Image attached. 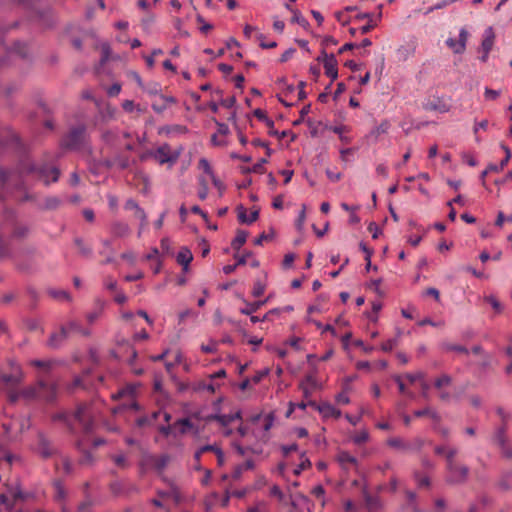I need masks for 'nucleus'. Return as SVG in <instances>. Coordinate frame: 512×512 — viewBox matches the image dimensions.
Listing matches in <instances>:
<instances>
[{"label":"nucleus","instance_id":"1","mask_svg":"<svg viewBox=\"0 0 512 512\" xmlns=\"http://www.w3.org/2000/svg\"><path fill=\"white\" fill-rule=\"evenodd\" d=\"M37 163L22 161L17 169L8 168L0 164V201L13 199L23 203L34 201L23 180L24 175H31L48 186L58 181L60 170L47 159Z\"/></svg>","mask_w":512,"mask_h":512},{"label":"nucleus","instance_id":"2","mask_svg":"<svg viewBox=\"0 0 512 512\" xmlns=\"http://www.w3.org/2000/svg\"><path fill=\"white\" fill-rule=\"evenodd\" d=\"M30 234V226L18 218L12 209H5L0 223V260L13 259L20 267L19 258L12 249L13 242L25 240Z\"/></svg>","mask_w":512,"mask_h":512},{"label":"nucleus","instance_id":"3","mask_svg":"<svg viewBox=\"0 0 512 512\" xmlns=\"http://www.w3.org/2000/svg\"><path fill=\"white\" fill-rule=\"evenodd\" d=\"M87 137L86 125L79 124L72 127L62 138L61 147L68 150H82L87 143Z\"/></svg>","mask_w":512,"mask_h":512},{"label":"nucleus","instance_id":"4","mask_svg":"<svg viewBox=\"0 0 512 512\" xmlns=\"http://www.w3.org/2000/svg\"><path fill=\"white\" fill-rule=\"evenodd\" d=\"M56 385L45 379H39L36 386L24 389L21 395L25 398L42 397L46 401H53L56 397Z\"/></svg>","mask_w":512,"mask_h":512},{"label":"nucleus","instance_id":"5","mask_svg":"<svg viewBox=\"0 0 512 512\" xmlns=\"http://www.w3.org/2000/svg\"><path fill=\"white\" fill-rule=\"evenodd\" d=\"M135 394L136 386L134 385H127L119 389L116 394H113V399H123L125 401L116 408H114L112 412L116 414L126 409L138 410L139 406L135 401Z\"/></svg>","mask_w":512,"mask_h":512},{"label":"nucleus","instance_id":"6","mask_svg":"<svg viewBox=\"0 0 512 512\" xmlns=\"http://www.w3.org/2000/svg\"><path fill=\"white\" fill-rule=\"evenodd\" d=\"M94 415L95 411L92 405L80 404L73 414V419L81 425L85 433H89L94 429Z\"/></svg>","mask_w":512,"mask_h":512},{"label":"nucleus","instance_id":"7","mask_svg":"<svg viewBox=\"0 0 512 512\" xmlns=\"http://www.w3.org/2000/svg\"><path fill=\"white\" fill-rule=\"evenodd\" d=\"M492 442L500 449V452L504 458L512 459V446L507 436L506 424H503L497 428L492 437Z\"/></svg>","mask_w":512,"mask_h":512},{"label":"nucleus","instance_id":"8","mask_svg":"<svg viewBox=\"0 0 512 512\" xmlns=\"http://www.w3.org/2000/svg\"><path fill=\"white\" fill-rule=\"evenodd\" d=\"M181 154V149L172 151L168 144H163L158 147L154 152H150L151 155L159 164L174 165Z\"/></svg>","mask_w":512,"mask_h":512},{"label":"nucleus","instance_id":"9","mask_svg":"<svg viewBox=\"0 0 512 512\" xmlns=\"http://www.w3.org/2000/svg\"><path fill=\"white\" fill-rule=\"evenodd\" d=\"M0 149L22 150V143L18 136L8 127L0 128Z\"/></svg>","mask_w":512,"mask_h":512},{"label":"nucleus","instance_id":"10","mask_svg":"<svg viewBox=\"0 0 512 512\" xmlns=\"http://www.w3.org/2000/svg\"><path fill=\"white\" fill-rule=\"evenodd\" d=\"M448 476L447 481L449 483L457 484L462 483L467 479L469 469L465 465L453 463L451 466H447Z\"/></svg>","mask_w":512,"mask_h":512},{"label":"nucleus","instance_id":"11","mask_svg":"<svg viewBox=\"0 0 512 512\" xmlns=\"http://www.w3.org/2000/svg\"><path fill=\"white\" fill-rule=\"evenodd\" d=\"M469 38V33L465 28H461L458 40L449 37L445 44L452 50L454 54H463L466 50V44Z\"/></svg>","mask_w":512,"mask_h":512},{"label":"nucleus","instance_id":"12","mask_svg":"<svg viewBox=\"0 0 512 512\" xmlns=\"http://www.w3.org/2000/svg\"><path fill=\"white\" fill-rule=\"evenodd\" d=\"M336 460L340 467L346 472L358 471V460L347 451H339L336 455Z\"/></svg>","mask_w":512,"mask_h":512},{"label":"nucleus","instance_id":"13","mask_svg":"<svg viewBox=\"0 0 512 512\" xmlns=\"http://www.w3.org/2000/svg\"><path fill=\"white\" fill-rule=\"evenodd\" d=\"M309 405L314 408L315 410L319 411V413L324 418H335L338 419L341 416V411L336 409L333 405L330 403H321L317 404L314 401H309Z\"/></svg>","mask_w":512,"mask_h":512},{"label":"nucleus","instance_id":"14","mask_svg":"<svg viewBox=\"0 0 512 512\" xmlns=\"http://www.w3.org/2000/svg\"><path fill=\"white\" fill-rule=\"evenodd\" d=\"M36 453L39 454L43 459L51 458L55 453V449L44 434L40 433L38 435Z\"/></svg>","mask_w":512,"mask_h":512},{"label":"nucleus","instance_id":"15","mask_svg":"<svg viewBox=\"0 0 512 512\" xmlns=\"http://www.w3.org/2000/svg\"><path fill=\"white\" fill-rule=\"evenodd\" d=\"M452 384V377L448 374H442L434 381V387L440 391L439 398L442 401H448L451 397L449 392L444 391V387H448Z\"/></svg>","mask_w":512,"mask_h":512},{"label":"nucleus","instance_id":"16","mask_svg":"<svg viewBox=\"0 0 512 512\" xmlns=\"http://www.w3.org/2000/svg\"><path fill=\"white\" fill-rule=\"evenodd\" d=\"M324 55V69L325 74L332 80L338 77L337 60L334 54H327L325 50L322 51Z\"/></svg>","mask_w":512,"mask_h":512},{"label":"nucleus","instance_id":"17","mask_svg":"<svg viewBox=\"0 0 512 512\" xmlns=\"http://www.w3.org/2000/svg\"><path fill=\"white\" fill-rule=\"evenodd\" d=\"M67 337L68 330L66 326H61L59 331L54 332L50 335L47 345L53 349L59 348L65 342Z\"/></svg>","mask_w":512,"mask_h":512},{"label":"nucleus","instance_id":"18","mask_svg":"<svg viewBox=\"0 0 512 512\" xmlns=\"http://www.w3.org/2000/svg\"><path fill=\"white\" fill-rule=\"evenodd\" d=\"M241 419V412L236 411L231 414H213L207 417L208 421H217L222 427H227L231 422Z\"/></svg>","mask_w":512,"mask_h":512},{"label":"nucleus","instance_id":"19","mask_svg":"<svg viewBox=\"0 0 512 512\" xmlns=\"http://www.w3.org/2000/svg\"><path fill=\"white\" fill-rule=\"evenodd\" d=\"M176 99L173 96L160 95L152 103V109L160 114L163 113L171 104H175Z\"/></svg>","mask_w":512,"mask_h":512},{"label":"nucleus","instance_id":"20","mask_svg":"<svg viewBox=\"0 0 512 512\" xmlns=\"http://www.w3.org/2000/svg\"><path fill=\"white\" fill-rule=\"evenodd\" d=\"M169 456L168 455H161V456H149L146 458V464L151 465L154 469L161 472L168 464L169 462Z\"/></svg>","mask_w":512,"mask_h":512},{"label":"nucleus","instance_id":"21","mask_svg":"<svg viewBox=\"0 0 512 512\" xmlns=\"http://www.w3.org/2000/svg\"><path fill=\"white\" fill-rule=\"evenodd\" d=\"M176 260L186 271L190 262L193 260L192 252L187 247H182L177 254Z\"/></svg>","mask_w":512,"mask_h":512},{"label":"nucleus","instance_id":"22","mask_svg":"<svg viewBox=\"0 0 512 512\" xmlns=\"http://www.w3.org/2000/svg\"><path fill=\"white\" fill-rule=\"evenodd\" d=\"M237 210H238V219L241 223L251 224V223L255 222L259 217L258 209H254L251 212L250 217H247L246 209L243 206H239L237 208Z\"/></svg>","mask_w":512,"mask_h":512},{"label":"nucleus","instance_id":"23","mask_svg":"<svg viewBox=\"0 0 512 512\" xmlns=\"http://www.w3.org/2000/svg\"><path fill=\"white\" fill-rule=\"evenodd\" d=\"M119 138V132L117 129L103 130L101 133L102 141L108 146H114Z\"/></svg>","mask_w":512,"mask_h":512},{"label":"nucleus","instance_id":"24","mask_svg":"<svg viewBox=\"0 0 512 512\" xmlns=\"http://www.w3.org/2000/svg\"><path fill=\"white\" fill-rule=\"evenodd\" d=\"M494 33L491 27L487 28L484 33V38L482 40L481 48L483 52L489 54L494 44Z\"/></svg>","mask_w":512,"mask_h":512},{"label":"nucleus","instance_id":"25","mask_svg":"<svg viewBox=\"0 0 512 512\" xmlns=\"http://www.w3.org/2000/svg\"><path fill=\"white\" fill-rule=\"evenodd\" d=\"M501 147L504 149L506 153V159H503L499 165L489 164L487 166V171H489V173L502 171L504 167L508 164L509 160L511 159V150L504 144H502Z\"/></svg>","mask_w":512,"mask_h":512},{"label":"nucleus","instance_id":"26","mask_svg":"<svg viewBox=\"0 0 512 512\" xmlns=\"http://www.w3.org/2000/svg\"><path fill=\"white\" fill-rule=\"evenodd\" d=\"M387 444L397 450L409 452L410 443L400 437H393L388 439Z\"/></svg>","mask_w":512,"mask_h":512},{"label":"nucleus","instance_id":"27","mask_svg":"<svg viewBox=\"0 0 512 512\" xmlns=\"http://www.w3.org/2000/svg\"><path fill=\"white\" fill-rule=\"evenodd\" d=\"M440 349L444 352L454 351V352L463 353V354H468V352H469L465 346L459 345V344H454V343H451L448 341L442 342L440 344Z\"/></svg>","mask_w":512,"mask_h":512},{"label":"nucleus","instance_id":"28","mask_svg":"<svg viewBox=\"0 0 512 512\" xmlns=\"http://www.w3.org/2000/svg\"><path fill=\"white\" fill-rule=\"evenodd\" d=\"M111 231L116 237H125L130 233V228L124 222H115L112 224Z\"/></svg>","mask_w":512,"mask_h":512},{"label":"nucleus","instance_id":"29","mask_svg":"<svg viewBox=\"0 0 512 512\" xmlns=\"http://www.w3.org/2000/svg\"><path fill=\"white\" fill-rule=\"evenodd\" d=\"M2 427H3V429H4L5 433H6V435H7V436H9V437L17 436V435H18V434H20V433L23 431V429H24L23 424H19V426H18V427H16V424H15L13 421H11V422H9V423L4 422V423L2 424Z\"/></svg>","mask_w":512,"mask_h":512},{"label":"nucleus","instance_id":"30","mask_svg":"<svg viewBox=\"0 0 512 512\" xmlns=\"http://www.w3.org/2000/svg\"><path fill=\"white\" fill-rule=\"evenodd\" d=\"M265 303H266V300L255 301L252 303L245 302V307L240 309V313L244 314V315H252L256 311H258Z\"/></svg>","mask_w":512,"mask_h":512},{"label":"nucleus","instance_id":"31","mask_svg":"<svg viewBox=\"0 0 512 512\" xmlns=\"http://www.w3.org/2000/svg\"><path fill=\"white\" fill-rule=\"evenodd\" d=\"M248 233L244 230H237L236 236L233 239L231 246L234 250L238 251L246 242Z\"/></svg>","mask_w":512,"mask_h":512},{"label":"nucleus","instance_id":"32","mask_svg":"<svg viewBox=\"0 0 512 512\" xmlns=\"http://www.w3.org/2000/svg\"><path fill=\"white\" fill-rule=\"evenodd\" d=\"M365 504L366 507L370 511H377L381 507L380 499L377 496H373L371 494L365 493L364 494Z\"/></svg>","mask_w":512,"mask_h":512},{"label":"nucleus","instance_id":"33","mask_svg":"<svg viewBox=\"0 0 512 512\" xmlns=\"http://www.w3.org/2000/svg\"><path fill=\"white\" fill-rule=\"evenodd\" d=\"M61 204V200L56 196L47 197L44 202L40 205L43 210H55Z\"/></svg>","mask_w":512,"mask_h":512},{"label":"nucleus","instance_id":"34","mask_svg":"<svg viewBox=\"0 0 512 512\" xmlns=\"http://www.w3.org/2000/svg\"><path fill=\"white\" fill-rule=\"evenodd\" d=\"M66 328L68 330V334L69 333H78V334H81L83 336H89L90 335V331L88 329H85L83 328L78 322L76 321H70L67 325H66Z\"/></svg>","mask_w":512,"mask_h":512},{"label":"nucleus","instance_id":"35","mask_svg":"<svg viewBox=\"0 0 512 512\" xmlns=\"http://www.w3.org/2000/svg\"><path fill=\"white\" fill-rule=\"evenodd\" d=\"M330 130L333 131L334 133L338 134L340 140L343 143L348 144L351 142V138L344 135V133H347L350 131V129L347 126H345V125L334 126V127H331Z\"/></svg>","mask_w":512,"mask_h":512},{"label":"nucleus","instance_id":"36","mask_svg":"<svg viewBox=\"0 0 512 512\" xmlns=\"http://www.w3.org/2000/svg\"><path fill=\"white\" fill-rule=\"evenodd\" d=\"M186 132H187V128L182 125H167L160 129V133H165L166 135H171V134H176V133L183 134Z\"/></svg>","mask_w":512,"mask_h":512},{"label":"nucleus","instance_id":"37","mask_svg":"<svg viewBox=\"0 0 512 512\" xmlns=\"http://www.w3.org/2000/svg\"><path fill=\"white\" fill-rule=\"evenodd\" d=\"M221 448L219 446H217L216 444H213V445H204L202 447H200L196 452H195V455H194V458L197 462H200V458L202 456V454L206 453V452H214L215 454L217 453V450H220Z\"/></svg>","mask_w":512,"mask_h":512},{"label":"nucleus","instance_id":"38","mask_svg":"<svg viewBox=\"0 0 512 512\" xmlns=\"http://www.w3.org/2000/svg\"><path fill=\"white\" fill-rule=\"evenodd\" d=\"M74 242L82 256L88 257L91 255L92 248L85 244L81 238H76Z\"/></svg>","mask_w":512,"mask_h":512},{"label":"nucleus","instance_id":"39","mask_svg":"<svg viewBox=\"0 0 512 512\" xmlns=\"http://www.w3.org/2000/svg\"><path fill=\"white\" fill-rule=\"evenodd\" d=\"M48 294L59 301H69L70 295L65 290L49 289Z\"/></svg>","mask_w":512,"mask_h":512},{"label":"nucleus","instance_id":"40","mask_svg":"<svg viewBox=\"0 0 512 512\" xmlns=\"http://www.w3.org/2000/svg\"><path fill=\"white\" fill-rule=\"evenodd\" d=\"M254 116L258 118L260 121H263L268 128H272L274 126V121L267 117L266 112L262 109H256L253 112Z\"/></svg>","mask_w":512,"mask_h":512},{"label":"nucleus","instance_id":"41","mask_svg":"<svg viewBox=\"0 0 512 512\" xmlns=\"http://www.w3.org/2000/svg\"><path fill=\"white\" fill-rule=\"evenodd\" d=\"M389 128L390 123L387 120H384L371 131V135L379 137L380 135L387 133Z\"/></svg>","mask_w":512,"mask_h":512},{"label":"nucleus","instance_id":"42","mask_svg":"<svg viewBox=\"0 0 512 512\" xmlns=\"http://www.w3.org/2000/svg\"><path fill=\"white\" fill-rule=\"evenodd\" d=\"M368 439H369V433L367 430H361L352 436V441L357 445L366 443L368 441Z\"/></svg>","mask_w":512,"mask_h":512},{"label":"nucleus","instance_id":"43","mask_svg":"<svg viewBox=\"0 0 512 512\" xmlns=\"http://www.w3.org/2000/svg\"><path fill=\"white\" fill-rule=\"evenodd\" d=\"M25 325L29 331H40L41 333L44 332L40 321L37 319H28L25 321Z\"/></svg>","mask_w":512,"mask_h":512},{"label":"nucleus","instance_id":"44","mask_svg":"<svg viewBox=\"0 0 512 512\" xmlns=\"http://www.w3.org/2000/svg\"><path fill=\"white\" fill-rule=\"evenodd\" d=\"M408 442L410 443L409 452H418L422 449L426 441L423 438L416 437Z\"/></svg>","mask_w":512,"mask_h":512},{"label":"nucleus","instance_id":"45","mask_svg":"<svg viewBox=\"0 0 512 512\" xmlns=\"http://www.w3.org/2000/svg\"><path fill=\"white\" fill-rule=\"evenodd\" d=\"M194 390L195 391H204L205 390V391H208L209 393H214L216 390V387L211 382L207 383L205 381H202L195 385Z\"/></svg>","mask_w":512,"mask_h":512},{"label":"nucleus","instance_id":"46","mask_svg":"<svg viewBox=\"0 0 512 512\" xmlns=\"http://www.w3.org/2000/svg\"><path fill=\"white\" fill-rule=\"evenodd\" d=\"M484 300L489 303L496 313H501L503 310L502 304L498 301V299L492 295L485 296Z\"/></svg>","mask_w":512,"mask_h":512},{"label":"nucleus","instance_id":"47","mask_svg":"<svg viewBox=\"0 0 512 512\" xmlns=\"http://www.w3.org/2000/svg\"><path fill=\"white\" fill-rule=\"evenodd\" d=\"M380 18H381V13L377 16V18H373L372 22L370 20H368L367 24L360 28L361 34H367L372 29H374L378 25V21L380 20Z\"/></svg>","mask_w":512,"mask_h":512},{"label":"nucleus","instance_id":"48","mask_svg":"<svg viewBox=\"0 0 512 512\" xmlns=\"http://www.w3.org/2000/svg\"><path fill=\"white\" fill-rule=\"evenodd\" d=\"M57 469L62 467L65 473H70L72 471V463L68 457H61L60 462L56 463Z\"/></svg>","mask_w":512,"mask_h":512},{"label":"nucleus","instance_id":"49","mask_svg":"<svg viewBox=\"0 0 512 512\" xmlns=\"http://www.w3.org/2000/svg\"><path fill=\"white\" fill-rule=\"evenodd\" d=\"M292 13H293V17H292L291 21L293 23H297L302 27L308 26V24H309L308 21L304 18V16L299 11L292 10Z\"/></svg>","mask_w":512,"mask_h":512},{"label":"nucleus","instance_id":"50","mask_svg":"<svg viewBox=\"0 0 512 512\" xmlns=\"http://www.w3.org/2000/svg\"><path fill=\"white\" fill-rule=\"evenodd\" d=\"M174 426H180V433L184 434L187 432L188 429H191L193 427V424L189 419L183 418L176 421Z\"/></svg>","mask_w":512,"mask_h":512},{"label":"nucleus","instance_id":"51","mask_svg":"<svg viewBox=\"0 0 512 512\" xmlns=\"http://www.w3.org/2000/svg\"><path fill=\"white\" fill-rule=\"evenodd\" d=\"M2 381L6 384H10V385H17L20 383L21 381V377L20 375H15V374H4L2 376Z\"/></svg>","mask_w":512,"mask_h":512},{"label":"nucleus","instance_id":"52","mask_svg":"<svg viewBox=\"0 0 512 512\" xmlns=\"http://www.w3.org/2000/svg\"><path fill=\"white\" fill-rule=\"evenodd\" d=\"M265 291V284L261 280H256L253 285L252 295L260 297Z\"/></svg>","mask_w":512,"mask_h":512},{"label":"nucleus","instance_id":"53","mask_svg":"<svg viewBox=\"0 0 512 512\" xmlns=\"http://www.w3.org/2000/svg\"><path fill=\"white\" fill-rule=\"evenodd\" d=\"M200 189L198 191V197L201 200H205L208 196V184L204 178L199 179Z\"/></svg>","mask_w":512,"mask_h":512},{"label":"nucleus","instance_id":"54","mask_svg":"<svg viewBox=\"0 0 512 512\" xmlns=\"http://www.w3.org/2000/svg\"><path fill=\"white\" fill-rule=\"evenodd\" d=\"M305 220H306V206L303 205L302 209H301V211H300V213L298 215V218L296 220V228H297L298 231H302L303 230Z\"/></svg>","mask_w":512,"mask_h":512},{"label":"nucleus","instance_id":"55","mask_svg":"<svg viewBox=\"0 0 512 512\" xmlns=\"http://www.w3.org/2000/svg\"><path fill=\"white\" fill-rule=\"evenodd\" d=\"M115 165H117L120 169H126L129 164L130 160L127 156L117 155L114 158Z\"/></svg>","mask_w":512,"mask_h":512},{"label":"nucleus","instance_id":"56","mask_svg":"<svg viewBox=\"0 0 512 512\" xmlns=\"http://www.w3.org/2000/svg\"><path fill=\"white\" fill-rule=\"evenodd\" d=\"M397 345H398V339L392 338V339H388L387 341L383 342L381 345V349L385 352H390Z\"/></svg>","mask_w":512,"mask_h":512},{"label":"nucleus","instance_id":"57","mask_svg":"<svg viewBox=\"0 0 512 512\" xmlns=\"http://www.w3.org/2000/svg\"><path fill=\"white\" fill-rule=\"evenodd\" d=\"M13 52H15L21 57H25L27 55L26 45L21 42H16L13 46Z\"/></svg>","mask_w":512,"mask_h":512},{"label":"nucleus","instance_id":"58","mask_svg":"<svg viewBox=\"0 0 512 512\" xmlns=\"http://www.w3.org/2000/svg\"><path fill=\"white\" fill-rule=\"evenodd\" d=\"M199 168L202 169L206 174H208L210 177L214 175L212 168L208 162L207 159L202 158L199 160Z\"/></svg>","mask_w":512,"mask_h":512},{"label":"nucleus","instance_id":"59","mask_svg":"<svg viewBox=\"0 0 512 512\" xmlns=\"http://www.w3.org/2000/svg\"><path fill=\"white\" fill-rule=\"evenodd\" d=\"M500 96V92L490 88H485L484 97L487 100H495Z\"/></svg>","mask_w":512,"mask_h":512},{"label":"nucleus","instance_id":"60","mask_svg":"<svg viewBox=\"0 0 512 512\" xmlns=\"http://www.w3.org/2000/svg\"><path fill=\"white\" fill-rule=\"evenodd\" d=\"M425 376V374L423 372H417V373H414V374H411V373H407L405 375V378L410 382V383H414L416 382L417 380H421L423 379Z\"/></svg>","mask_w":512,"mask_h":512},{"label":"nucleus","instance_id":"61","mask_svg":"<svg viewBox=\"0 0 512 512\" xmlns=\"http://www.w3.org/2000/svg\"><path fill=\"white\" fill-rule=\"evenodd\" d=\"M113 461L117 466L121 468L127 467L126 457L122 454L113 456Z\"/></svg>","mask_w":512,"mask_h":512},{"label":"nucleus","instance_id":"62","mask_svg":"<svg viewBox=\"0 0 512 512\" xmlns=\"http://www.w3.org/2000/svg\"><path fill=\"white\" fill-rule=\"evenodd\" d=\"M310 466H311L310 460L305 458L301 461V463L298 465V467L294 470V473L296 475H299L303 470L307 469Z\"/></svg>","mask_w":512,"mask_h":512},{"label":"nucleus","instance_id":"63","mask_svg":"<svg viewBox=\"0 0 512 512\" xmlns=\"http://www.w3.org/2000/svg\"><path fill=\"white\" fill-rule=\"evenodd\" d=\"M270 495L277 497L279 501H283V499H284V494L277 485H273L270 488Z\"/></svg>","mask_w":512,"mask_h":512},{"label":"nucleus","instance_id":"64","mask_svg":"<svg viewBox=\"0 0 512 512\" xmlns=\"http://www.w3.org/2000/svg\"><path fill=\"white\" fill-rule=\"evenodd\" d=\"M247 512H267V504L259 502L255 506L250 507Z\"/></svg>","mask_w":512,"mask_h":512}]
</instances>
